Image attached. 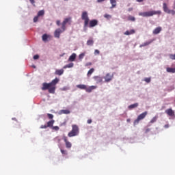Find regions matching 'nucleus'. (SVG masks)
Wrapping results in <instances>:
<instances>
[{"mask_svg":"<svg viewBox=\"0 0 175 175\" xmlns=\"http://www.w3.org/2000/svg\"><path fill=\"white\" fill-rule=\"evenodd\" d=\"M93 79H94L96 83H102V81H103L102 77H99V76H94L93 77Z\"/></svg>","mask_w":175,"mask_h":175,"instance_id":"15","label":"nucleus"},{"mask_svg":"<svg viewBox=\"0 0 175 175\" xmlns=\"http://www.w3.org/2000/svg\"><path fill=\"white\" fill-rule=\"evenodd\" d=\"M99 53H100L99 50L96 49V50L94 51V54L99 55Z\"/></svg>","mask_w":175,"mask_h":175,"instance_id":"44","label":"nucleus"},{"mask_svg":"<svg viewBox=\"0 0 175 175\" xmlns=\"http://www.w3.org/2000/svg\"><path fill=\"white\" fill-rule=\"evenodd\" d=\"M60 114H70V111L68 109H62L60 111Z\"/></svg>","mask_w":175,"mask_h":175,"instance_id":"25","label":"nucleus"},{"mask_svg":"<svg viewBox=\"0 0 175 175\" xmlns=\"http://www.w3.org/2000/svg\"><path fill=\"white\" fill-rule=\"evenodd\" d=\"M64 69L56 70L55 72V75L57 76H62V75H64Z\"/></svg>","mask_w":175,"mask_h":175,"instance_id":"17","label":"nucleus"},{"mask_svg":"<svg viewBox=\"0 0 175 175\" xmlns=\"http://www.w3.org/2000/svg\"><path fill=\"white\" fill-rule=\"evenodd\" d=\"M143 1H144V0H136L137 2H139V3L143 2Z\"/></svg>","mask_w":175,"mask_h":175,"instance_id":"53","label":"nucleus"},{"mask_svg":"<svg viewBox=\"0 0 175 175\" xmlns=\"http://www.w3.org/2000/svg\"><path fill=\"white\" fill-rule=\"evenodd\" d=\"M81 19L84 21V27H88V23H90V18H88V13L87 12H82Z\"/></svg>","mask_w":175,"mask_h":175,"instance_id":"4","label":"nucleus"},{"mask_svg":"<svg viewBox=\"0 0 175 175\" xmlns=\"http://www.w3.org/2000/svg\"><path fill=\"white\" fill-rule=\"evenodd\" d=\"M96 25H98V21L96 19H93L90 21L89 23L90 28H94V27H96Z\"/></svg>","mask_w":175,"mask_h":175,"instance_id":"9","label":"nucleus"},{"mask_svg":"<svg viewBox=\"0 0 175 175\" xmlns=\"http://www.w3.org/2000/svg\"><path fill=\"white\" fill-rule=\"evenodd\" d=\"M47 116H48V118H49V120H53L54 118V115L51 113H47Z\"/></svg>","mask_w":175,"mask_h":175,"instance_id":"34","label":"nucleus"},{"mask_svg":"<svg viewBox=\"0 0 175 175\" xmlns=\"http://www.w3.org/2000/svg\"><path fill=\"white\" fill-rule=\"evenodd\" d=\"M137 106H139V103H135L134 104L129 105V110H132V109H136V107H137Z\"/></svg>","mask_w":175,"mask_h":175,"instance_id":"21","label":"nucleus"},{"mask_svg":"<svg viewBox=\"0 0 175 175\" xmlns=\"http://www.w3.org/2000/svg\"><path fill=\"white\" fill-rule=\"evenodd\" d=\"M94 72H95V69H94V68H91L90 70H89V71L87 73L88 77H90L91 75H92V73H94Z\"/></svg>","mask_w":175,"mask_h":175,"instance_id":"26","label":"nucleus"},{"mask_svg":"<svg viewBox=\"0 0 175 175\" xmlns=\"http://www.w3.org/2000/svg\"><path fill=\"white\" fill-rule=\"evenodd\" d=\"M90 65H92V63L88 62L86 64V66H90Z\"/></svg>","mask_w":175,"mask_h":175,"instance_id":"49","label":"nucleus"},{"mask_svg":"<svg viewBox=\"0 0 175 175\" xmlns=\"http://www.w3.org/2000/svg\"><path fill=\"white\" fill-rule=\"evenodd\" d=\"M163 9L165 13L170 14V10H169V8H167V5L166 4V3H163Z\"/></svg>","mask_w":175,"mask_h":175,"instance_id":"12","label":"nucleus"},{"mask_svg":"<svg viewBox=\"0 0 175 175\" xmlns=\"http://www.w3.org/2000/svg\"><path fill=\"white\" fill-rule=\"evenodd\" d=\"M47 128H49L47 124H42L40 126V129H47Z\"/></svg>","mask_w":175,"mask_h":175,"instance_id":"36","label":"nucleus"},{"mask_svg":"<svg viewBox=\"0 0 175 175\" xmlns=\"http://www.w3.org/2000/svg\"><path fill=\"white\" fill-rule=\"evenodd\" d=\"M96 86H90L89 88H87L86 86V89L85 90L86 91V92H92V91H94V90H96Z\"/></svg>","mask_w":175,"mask_h":175,"instance_id":"16","label":"nucleus"},{"mask_svg":"<svg viewBox=\"0 0 175 175\" xmlns=\"http://www.w3.org/2000/svg\"><path fill=\"white\" fill-rule=\"evenodd\" d=\"M87 122H88V124H91L92 122V120L89 119V120H88Z\"/></svg>","mask_w":175,"mask_h":175,"instance_id":"48","label":"nucleus"},{"mask_svg":"<svg viewBox=\"0 0 175 175\" xmlns=\"http://www.w3.org/2000/svg\"><path fill=\"white\" fill-rule=\"evenodd\" d=\"M164 127H165V128H169V124H165V125L164 126Z\"/></svg>","mask_w":175,"mask_h":175,"instance_id":"54","label":"nucleus"},{"mask_svg":"<svg viewBox=\"0 0 175 175\" xmlns=\"http://www.w3.org/2000/svg\"><path fill=\"white\" fill-rule=\"evenodd\" d=\"M166 70L168 73H175V68H167Z\"/></svg>","mask_w":175,"mask_h":175,"instance_id":"24","label":"nucleus"},{"mask_svg":"<svg viewBox=\"0 0 175 175\" xmlns=\"http://www.w3.org/2000/svg\"><path fill=\"white\" fill-rule=\"evenodd\" d=\"M94 44V40L90 39L87 41L88 46H92Z\"/></svg>","mask_w":175,"mask_h":175,"instance_id":"28","label":"nucleus"},{"mask_svg":"<svg viewBox=\"0 0 175 175\" xmlns=\"http://www.w3.org/2000/svg\"><path fill=\"white\" fill-rule=\"evenodd\" d=\"M144 81H146V83H150L151 82V78H145Z\"/></svg>","mask_w":175,"mask_h":175,"instance_id":"39","label":"nucleus"},{"mask_svg":"<svg viewBox=\"0 0 175 175\" xmlns=\"http://www.w3.org/2000/svg\"><path fill=\"white\" fill-rule=\"evenodd\" d=\"M104 17H105V18H107V20H110V18H111V15L105 14L104 15Z\"/></svg>","mask_w":175,"mask_h":175,"instance_id":"33","label":"nucleus"},{"mask_svg":"<svg viewBox=\"0 0 175 175\" xmlns=\"http://www.w3.org/2000/svg\"><path fill=\"white\" fill-rule=\"evenodd\" d=\"M79 133H80L79 126L77 124H72V130L68 133V137H75V136H79Z\"/></svg>","mask_w":175,"mask_h":175,"instance_id":"2","label":"nucleus"},{"mask_svg":"<svg viewBox=\"0 0 175 175\" xmlns=\"http://www.w3.org/2000/svg\"><path fill=\"white\" fill-rule=\"evenodd\" d=\"M65 30H64V29H57L55 32H54V36L55 38H59V36H61V33H62V32H64Z\"/></svg>","mask_w":175,"mask_h":175,"instance_id":"7","label":"nucleus"},{"mask_svg":"<svg viewBox=\"0 0 175 175\" xmlns=\"http://www.w3.org/2000/svg\"><path fill=\"white\" fill-rule=\"evenodd\" d=\"M63 140H64L66 148H72V144L69 141H68V137L64 136L63 137Z\"/></svg>","mask_w":175,"mask_h":175,"instance_id":"8","label":"nucleus"},{"mask_svg":"<svg viewBox=\"0 0 175 175\" xmlns=\"http://www.w3.org/2000/svg\"><path fill=\"white\" fill-rule=\"evenodd\" d=\"M161 11H148L146 12H139V16H142V17H151L155 14H161Z\"/></svg>","mask_w":175,"mask_h":175,"instance_id":"3","label":"nucleus"},{"mask_svg":"<svg viewBox=\"0 0 175 175\" xmlns=\"http://www.w3.org/2000/svg\"><path fill=\"white\" fill-rule=\"evenodd\" d=\"M61 152H62V155H68V151H66L65 150L61 149Z\"/></svg>","mask_w":175,"mask_h":175,"instance_id":"35","label":"nucleus"},{"mask_svg":"<svg viewBox=\"0 0 175 175\" xmlns=\"http://www.w3.org/2000/svg\"><path fill=\"white\" fill-rule=\"evenodd\" d=\"M38 17H40V16H44V10H40L38 12Z\"/></svg>","mask_w":175,"mask_h":175,"instance_id":"29","label":"nucleus"},{"mask_svg":"<svg viewBox=\"0 0 175 175\" xmlns=\"http://www.w3.org/2000/svg\"><path fill=\"white\" fill-rule=\"evenodd\" d=\"M54 122H55V120H51L47 122V126L48 128H53V125H54Z\"/></svg>","mask_w":175,"mask_h":175,"instance_id":"18","label":"nucleus"},{"mask_svg":"<svg viewBox=\"0 0 175 175\" xmlns=\"http://www.w3.org/2000/svg\"><path fill=\"white\" fill-rule=\"evenodd\" d=\"M150 129H147L146 130V133H148V132H150Z\"/></svg>","mask_w":175,"mask_h":175,"instance_id":"50","label":"nucleus"},{"mask_svg":"<svg viewBox=\"0 0 175 175\" xmlns=\"http://www.w3.org/2000/svg\"><path fill=\"white\" fill-rule=\"evenodd\" d=\"M76 57H77V55L76 53H72L68 58L69 62H75V59H76Z\"/></svg>","mask_w":175,"mask_h":175,"instance_id":"13","label":"nucleus"},{"mask_svg":"<svg viewBox=\"0 0 175 175\" xmlns=\"http://www.w3.org/2000/svg\"><path fill=\"white\" fill-rule=\"evenodd\" d=\"M128 20H129V21H135L136 18H135V16H129Z\"/></svg>","mask_w":175,"mask_h":175,"instance_id":"30","label":"nucleus"},{"mask_svg":"<svg viewBox=\"0 0 175 175\" xmlns=\"http://www.w3.org/2000/svg\"><path fill=\"white\" fill-rule=\"evenodd\" d=\"M165 113L167 114L170 117H174V111L172 108L167 109L165 110Z\"/></svg>","mask_w":175,"mask_h":175,"instance_id":"10","label":"nucleus"},{"mask_svg":"<svg viewBox=\"0 0 175 175\" xmlns=\"http://www.w3.org/2000/svg\"><path fill=\"white\" fill-rule=\"evenodd\" d=\"M84 57H85V53H82L79 55V59L81 61Z\"/></svg>","mask_w":175,"mask_h":175,"instance_id":"31","label":"nucleus"},{"mask_svg":"<svg viewBox=\"0 0 175 175\" xmlns=\"http://www.w3.org/2000/svg\"><path fill=\"white\" fill-rule=\"evenodd\" d=\"M104 79L106 83H109V81H111V80H113V75H110L109 73H107L104 77Z\"/></svg>","mask_w":175,"mask_h":175,"instance_id":"11","label":"nucleus"},{"mask_svg":"<svg viewBox=\"0 0 175 175\" xmlns=\"http://www.w3.org/2000/svg\"><path fill=\"white\" fill-rule=\"evenodd\" d=\"M52 129H53V131H59V127L58 126H53Z\"/></svg>","mask_w":175,"mask_h":175,"instance_id":"37","label":"nucleus"},{"mask_svg":"<svg viewBox=\"0 0 175 175\" xmlns=\"http://www.w3.org/2000/svg\"><path fill=\"white\" fill-rule=\"evenodd\" d=\"M74 65L75 64L73 63H70V64H67V66H68V68H73Z\"/></svg>","mask_w":175,"mask_h":175,"instance_id":"41","label":"nucleus"},{"mask_svg":"<svg viewBox=\"0 0 175 175\" xmlns=\"http://www.w3.org/2000/svg\"><path fill=\"white\" fill-rule=\"evenodd\" d=\"M56 24H57V25H58V26L61 25V21H56Z\"/></svg>","mask_w":175,"mask_h":175,"instance_id":"45","label":"nucleus"},{"mask_svg":"<svg viewBox=\"0 0 175 175\" xmlns=\"http://www.w3.org/2000/svg\"><path fill=\"white\" fill-rule=\"evenodd\" d=\"M110 3L111 4V9H113L117 6V1L116 0H110Z\"/></svg>","mask_w":175,"mask_h":175,"instance_id":"20","label":"nucleus"},{"mask_svg":"<svg viewBox=\"0 0 175 175\" xmlns=\"http://www.w3.org/2000/svg\"><path fill=\"white\" fill-rule=\"evenodd\" d=\"M157 120H158V116L153 117L152 120L150 121V124H154V122H157Z\"/></svg>","mask_w":175,"mask_h":175,"instance_id":"27","label":"nucleus"},{"mask_svg":"<svg viewBox=\"0 0 175 175\" xmlns=\"http://www.w3.org/2000/svg\"><path fill=\"white\" fill-rule=\"evenodd\" d=\"M77 88H79V90H87V85H77Z\"/></svg>","mask_w":175,"mask_h":175,"instance_id":"23","label":"nucleus"},{"mask_svg":"<svg viewBox=\"0 0 175 175\" xmlns=\"http://www.w3.org/2000/svg\"><path fill=\"white\" fill-rule=\"evenodd\" d=\"M170 14H172V16H174L175 11L174 10H170Z\"/></svg>","mask_w":175,"mask_h":175,"instance_id":"46","label":"nucleus"},{"mask_svg":"<svg viewBox=\"0 0 175 175\" xmlns=\"http://www.w3.org/2000/svg\"><path fill=\"white\" fill-rule=\"evenodd\" d=\"M152 42H153L152 40H151L150 41H147V42H144V44H141L139 46V47H145V46H148V44H151Z\"/></svg>","mask_w":175,"mask_h":175,"instance_id":"22","label":"nucleus"},{"mask_svg":"<svg viewBox=\"0 0 175 175\" xmlns=\"http://www.w3.org/2000/svg\"><path fill=\"white\" fill-rule=\"evenodd\" d=\"M38 20H39V16L37 15L33 18V23H37Z\"/></svg>","mask_w":175,"mask_h":175,"instance_id":"40","label":"nucleus"},{"mask_svg":"<svg viewBox=\"0 0 175 175\" xmlns=\"http://www.w3.org/2000/svg\"><path fill=\"white\" fill-rule=\"evenodd\" d=\"M127 122H131V119H127Z\"/></svg>","mask_w":175,"mask_h":175,"instance_id":"55","label":"nucleus"},{"mask_svg":"<svg viewBox=\"0 0 175 175\" xmlns=\"http://www.w3.org/2000/svg\"><path fill=\"white\" fill-rule=\"evenodd\" d=\"M161 31H162V27H157L153 30V32H152L153 35H158V33H159Z\"/></svg>","mask_w":175,"mask_h":175,"instance_id":"14","label":"nucleus"},{"mask_svg":"<svg viewBox=\"0 0 175 175\" xmlns=\"http://www.w3.org/2000/svg\"><path fill=\"white\" fill-rule=\"evenodd\" d=\"M72 21V18L69 17V18H66L64 19V21L62 22V29H63V31H66V24H68V23H69V24L70 25V21Z\"/></svg>","mask_w":175,"mask_h":175,"instance_id":"6","label":"nucleus"},{"mask_svg":"<svg viewBox=\"0 0 175 175\" xmlns=\"http://www.w3.org/2000/svg\"><path fill=\"white\" fill-rule=\"evenodd\" d=\"M33 59H39V55H35L33 56Z\"/></svg>","mask_w":175,"mask_h":175,"instance_id":"43","label":"nucleus"},{"mask_svg":"<svg viewBox=\"0 0 175 175\" xmlns=\"http://www.w3.org/2000/svg\"><path fill=\"white\" fill-rule=\"evenodd\" d=\"M106 0H97L98 3H100L102 2H105Z\"/></svg>","mask_w":175,"mask_h":175,"instance_id":"47","label":"nucleus"},{"mask_svg":"<svg viewBox=\"0 0 175 175\" xmlns=\"http://www.w3.org/2000/svg\"><path fill=\"white\" fill-rule=\"evenodd\" d=\"M129 12H132L133 10V8H129Z\"/></svg>","mask_w":175,"mask_h":175,"instance_id":"52","label":"nucleus"},{"mask_svg":"<svg viewBox=\"0 0 175 175\" xmlns=\"http://www.w3.org/2000/svg\"><path fill=\"white\" fill-rule=\"evenodd\" d=\"M135 29H131V30H130V31H126L124 33V35H133L134 33H135Z\"/></svg>","mask_w":175,"mask_h":175,"instance_id":"19","label":"nucleus"},{"mask_svg":"<svg viewBox=\"0 0 175 175\" xmlns=\"http://www.w3.org/2000/svg\"><path fill=\"white\" fill-rule=\"evenodd\" d=\"M147 114H148V113L147 111H145V112L139 114L138 116V117L137 118V119L134 121V125H137V124H139V122H140V121H142V120H144V118H146Z\"/></svg>","mask_w":175,"mask_h":175,"instance_id":"5","label":"nucleus"},{"mask_svg":"<svg viewBox=\"0 0 175 175\" xmlns=\"http://www.w3.org/2000/svg\"><path fill=\"white\" fill-rule=\"evenodd\" d=\"M48 38H49V36H47V34H44V35L42 36V40H43L44 42H46V40H47Z\"/></svg>","mask_w":175,"mask_h":175,"instance_id":"32","label":"nucleus"},{"mask_svg":"<svg viewBox=\"0 0 175 175\" xmlns=\"http://www.w3.org/2000/svg\"><path fill=\"white\" fill-rule=\"evenodd\" d=\"M29 2L33 5V6H35V0H29Z\"/></svg>","mask_w":175,"mask_h":175,"instance_id":"42","label":"nucleus"},{"mask_svg":"<svg viewBox=\"0 0 175 175\" xmlns=\"http://www.w3.org/2000/svg\"><path fill=\"white\" fill-rule=\"evenodd\" d=\"M59 81V79L58 78H55V79L52 80V81L49 83H43L42 87V91H46L48 90L49 94H55V89L57 88L55 85L58 84Z\"/></svg>","mask_w":175,"mask_h":175,"instance_id":"1","label":"nucleus"},{"mask_svg":"<svg viewBox=\"0 0 175 175\" xmlns=\"http://www.w3.org/2000/svg\"><path fill=\"white\" fill-rule=\"evenodd\" d=\"M170 59H172V60L175 61V53L174 54H170Z\"/></svg>","mask_w":175,"mask_h":175,"instance_id":"38","label":"nucleus"},{"mask_svg":"<svg viewBox=\"0 0 175 175\" xmlns=\"http://www.w3.org/2000/svg\"><path fill=\"white\" fill-rule=\"evenodd\" d=\"M66 68H68V64L63 67V69H66Z\"/></svg>","mask_w":175,"mask_h":175,"instance_id":"51","label":"nucleus"}]
</instances>
